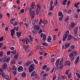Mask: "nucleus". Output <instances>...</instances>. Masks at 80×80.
Returning <instances> with one entry per match:
<instances>
[{"label":"nucleus","instance_id":"obj_36","mask_svg":"<svg viewBox=\"0 0 80 80\" xmlns=\"http://www.w3.org/2000/svg\"><path fill=\"white\" fill-rule=\"evenodd\" d=\"M24 25H25V26L26 27V29H27V28H28V24H27V23H24Z\"/></svg>","mask_w":80,"mask_h":80},{"label":"nucleus","instance_id":"obj_58","mask_svg":"<svg viewBox=\"0 0 80 80\" xmlns=\"http://www.w3.org/2000/svg\"><path fill=\"white\" fill-rule=\"evenodd\" d=\"M37 25H35V26H34V30H36V29H37Z\"/></svg>","mask_w":80,"mask_h":80},{"label":"nucleus","instance_id":"obj_52","mask_svg":"<svg viewBox=\"0 0 80 80\" xmlns=\"http://www.w3.org/2000/svg\"><path fill=\"white\" fill-rule=\"evenodd\" d=\"M33 61H34V62L35 64H37L38 63V62H37V61H36V59H33Z\"/></svg>","mask_w":80,"mask_h":80},{"label":"nucleus","instance_id":"obj_46","mask_svg":"<svg viewBox=\"0 0 80 80\" xmlns=\"http://www.w3.org/2000/svg\"><path fill=\"white\" fill-rule=\"evenodd\" d=\"M63 16H61L59 17V21H60V22H61V21H62V20L63 19Z\"/></svg>","mask_w":80,"mask_h":80},{"label":"nucleus","instance_id":"obj_34","mask_svg":"<svg viewBox=\"0 0 80 80\" xmlns=\"http://www.w3.org/2000/svg\"><path fill=\"white\" fill-rule=\"evenodd\" d=\"M7 70L9 72H10L12 71V68L11 67H9L8 68Z\"/></svg>","mask_w":80,"mask_h":80},{"label":"nucleus","instance_id":"obj_17","mask_svg":"<svg viewBox=\"0 0 80 80\" xmlns=\"http://www.w3.org/2000/svg\"><path fill=\"white\" fill-rule=\"evenodd\" d=\"M78 28H76L74 29V31L75 33H77V32H78Z\"/></svg>","mask_w":80,"mask_h":80},{"label":"nucleus","instance_id":"obj_25","mask_svg":"<svg viewBox=\"0 0 80 80\" xmlns=\"http://www.w3.org/2000/svg\"><path fill=\"white\" fill-rule=\"evenodd\" d=\"M65 22H67L68 20H69V16H67L66 18L64 19Z\"/></svg>","mask_w":80,"mask_h":80},{"label":"nucleus","instance_id":"obj_54","mask_svg":"<svg viewBox=\"0 0 80 80\" xmlns=\"http://www.w3.org/2000/svg\"><path fill=\"white\" fill-rule=\"evenodd\" d=\"M76 75H77V77H78V78H80V74H79V73H77L76 74Z\"/></svg>","mask_w":80,"mask_h":80},{"label":"nucleus","instance_id":"obj_60","mask_svg":"<svg viewBox=\"0 0 80 80\" xmlns=\"http://www.w3.org/2000/svg\"><path fill=\"white\" fill-rule=\"evenodd\" d=\"M56 37H57V36L55 35H54L53 36V40L55 41V40H56Z\"/></svg>","mask_w":80,"mask_h":80},{"label":"nucleus","instance_id":"obj_11","mask_svg":"<svg viewBox=\"0 0 80 80\" xmlns=\"http://www.w3.org/2000/svg\"><path fill=\"white\" fill-rule=\"evenodd\" d=\"M70 43H66L65 45V47L64 48V49H66L67 48H68V47L70 46Z\"/></svg>","mask_w":80,"mask_h":80},{"label":"nucleus","instance_id":"obj_23","mask_svg":"<svg viewBox=\"0 0 80 80\" xmlns=\"http://www.w3.org/2000/svg\"><path fill=\"white\" fill-rule=\"evenodd\" d=\"M71 53H74V55L75 56H76L77 55V52H76V51H73L71 52Z\"/></svg>","mask_w":80,"mask_h":80},{"label":"nucleus","instance_id":"obj_22","mask_svg":"<svg viewBox=\"0 0 80 80\" xmlns=\"http://www.w3.org/2000/svg\"><path fill=\"white\" fill-rule=\"evenodd\" d=\"M40 9L38 8H37L36 10V15H38V13H39V12H40Z\"/></svg>","mask_w":80,"mask_h":80},{"label":"nucleus","instance_id":"obj_5","mask_svg":"<svg viewBox=\"0 0 80 80\" xmlns=\"http://www.w3.org/2000/svg\"><path fill=\"white\" fill-rule=\"evenodd\" d=\"M35 12L34 11H32L31 12H30V15L31 17V19H33V18H34L35 17Z\"/></svg>","mask_w":80,"mask_h":80},{"label":"nucleus","instance_id":"obj_43","mask_svg":"<svg viewBox=\"0 0 80 80\" xmlns=\"http://www.w3.org/2000/svg\"><path fill=\"white\" fill-rule=\"evenodd\" d=\"M52 5H53V0H51L50 2V3H49V6H52Z\"/></svg>","mask_w":80,"mask_h":80},{"label":"nucleus","instance_id":"obj_45","mask_svg":"<svg viewBox=\"0 0 80 80\" xmlns=\"http://www.w3.org/2000/svg\"><path fill=\"white\" fill-rule=\"evenodd\" d=\"M62 12H60L58 13V15L59 16H62Z\"/></svg>","mask_w":80,"mask_h":80},{"label":"nucleus","instance_id":"obj_61","mask_svg":"<svg viewBox=\"0 0 80 80\" xmlns=\"http://www.w3.org/2000/svg\"><path fill=\"white\" fill-rule=\"evenodd\" d=\"M42 77L43 78V80H45V79H47V77L45 76H44L43 75Z\"/></svg>","mask_w":80,"mask_h":80},{"label":"nucleus","instance_id":"obj_47","mask_svg":"<svg viewBox=\"0 0 80 80\" xmlns=\"http://www.w3.org/2000/svg\"><path fill=\"white\" fill-rule=\"evenodd\" d=\"M78 62V61L75 60L74 62L75 65H77Z\"/></svg>","mask_w":80,"mask_h":80},{"label":"nucleus","instance_id":"obj_30","mask_svg":"<svg viewBox=\"0 0 80 80\" xmlns=\"http://www.w3.org/2000/svg\"><path fill=\"white\" fill-rule=\"evenodd\" d=\"M42 45L45 46V47H47V46H48V44L45 42H43Z\"/></svg>","mask_w":80,"mask_h":80},{"label":"nucleus","instance_id":"obj_35","mask_svg":"<svg viewBox=\"0 0 80 80\" xmlns=\"http://www.w3.org/2000/svg\"><path fill=\"white\" fill-rule=\"evenodd\" d=\"M16 33L17 36H18V38H20V35L19 34V32H17Z\"/></svg>","mask_w":80,"mask_h":80},{"label":"nucleus","instance_id":"obj_42","mask_svg":"<svg viewBox=\"0 0 80 80\" xmlns=\"http://www.w3.org/2000/svg\"><path fill=\"white\" fill-rule=\"evenodd\" d=\"M47 65H44L42 67V69L43 70H45L46 68H47Z\"/></svg>","mask_w":80,"mask_h":80},{"label":"nucleus","instance_id":"obj_64","mask_svg":"<svg viewBox=\"0 0 80 80\" xmlns=\"http://www.w3.org/2000/svg\"><path fill=\"white\" fill-rule=\"evenodd\" d=\"M13 74L14 75H17V72H16V71H13Z\"/></svg>","mask_w":80,"mask_h":80},{"label":"nucleus","instance_id":"obj_39","mask_svg":"<svg viewBox=\"0 0 80 80\" xmlns=\"http://www.w3.org/2000/svg\"><path fill=\"white\" fill-rule=\"evenodd\" d=\"M18 54H16L14 57V59H17V58H18Z\"/></svg>","mask_w":80,"mask_h":80},{"label":"nucleus","instance_id":"obj_57","mask_svg":"<svg viewBox=\"0 0 80 80\" xmlns=\"http://www.w3.org/2000/svg\"><path fill=\"white\" fill-rule=\"evenodd\" d=\"M50 68L48 67L46 68V70L47 72H48V71H50Z\"/></svg>","mask_w":80,"mask_h":80},{"label":"nucleus","instance_id":"obj_16","mask_svg":"<svg viewBox=\"0 0 80 80\" xmlns=\"http://www.w3.org/2000/svg\"><path fill=\"white\" fill-rule=\"evenodd\" d=\"M37 8L39 9V10H40V9H41V7H42V6H41L40 4H38L37 3Z\"/></svg>","mask_w":80,"mask_h":80},{"label":"nucleus","instance_id":"obj_56","mask_svg":"<svg viewBox=\"0 0 80 80\" xmlns=\"http://www.w3.org/2000/svg\"><path fill=\"white\" fill-rule=\"evenodd\" d=\"M72 38L74 39L75 41H77V40H78V39H77V38H75V37H74L73 36H72Z\"/></svg>","mask_w":80,"mask_h":80},{"label":"nucleus","instance_id":"obj_55","mask_svg":"<svg viewBox=\"0 0 80 80\" xmlns=\"http://www.w3.org/2000/svg\"><path fill=\"white\" fill-rule=\"evenodd\" d=\"M3 40V36L0 38V42H2Z\"/></svg>","mask_w":80,"mask_h":80},{"label":"nucleus","instance_id":"obj_10","mask_svg":"<svg viewBox=\"0 0 80 80\" xmlns=\"http://www.w3.org/2000/svg\"><path fill=\"white\" fill-rule=\"evenodd\" d=\"M30 7L32 9H33V8H35V3L32 2L31 5Z\"/></svg>","mask_w":80,"mask_h":80},{"label":"nucleus","instance_id":"obj_13","mask_svg":"<svg viewBox=\"0 0 80 80\" xmlns=\"http://www.w3.org/2000/svg\"><path fill=\"white\" fill-rule=\"evenodd\" d=\"M51 40H52V37L49 36L48 38V41L49 42H51Z\"/></svg>","mask_w":80,"mask_h":80},{"label":"nucleus","instance_id":"obj_63","mask_svg":"<svg viewBox=\"0 0 80 80\" xmlns=\"http://www.w3.org/2000/svg\"><path fill=\"white\" fill-rule=\"evenodd\" d=\"M18 22H15V23L13 24V27H15L16 25H17Z\"/></svg>","mask_w":80,"mask_h":80},{"label":"nucleus","instance_id":"obj_4","mask_svg":"<svg viewBox=\"0 0 80 80\" xmlns=\"http://www.w3.org/2000/svg\"><path fill=\"white\" fill-rule=\"evenodd\" d=\"M75 26V23L73 22H71L69 25L68 28L70 30H72V28H73Z\"/></svg>","mask_w":80,"mask_h":80},{"label":"nucleus","instance_id":"obj_26","mask_svg":"<svg viewBox=\"0 0 80 80\" xmlns=\"http://www.w3.org/2000/svg\"><path fill=\"white\" fill-rule=\"evenodd\" d=\"M36 74V72H35V71L32 72L31 74V77H33V76H34Z\"/></svg>","mask_w":80,"mask_h":80},{"label":"nucleus","instance_id":"obj_3","mask_svg":"<svg viewBox=\"0 0 80 80\" xmlns=\"http://www.w3.org/2000/svg\"><path fill=\"white\" fill-rule=\"evenodd\" d=\"M35 65L34 64H31L29 67V73H31L33 72V70H34L35 69Z\"/></svg>","mask_w":80,"mask_h":80},{"label":"nucleus","instance_id":"obj_28","mask_svg":"<svg viewBox=\"0 0 80 80\" xmlns=\"http://www.w3.org/2000/svg\"><path fill=\"white\" fill-rule=\"evenodd\" d=\"M40 24H38L37 26V31L39 30L40 28V27H41V25Z\"/></svg>","mask_w":80,"mask_h":80},{"label":"nucleus","instance_id":"obj_41","mask_svg":"<svg viewBox=\"0 0 80 80\" xmlns=\"http://www.w3.org/2000/svg\"><path fill=\"white\" fill-rule=\"evenodd\" d=\"M18 63L19 65H20V64H22V63H23V61L22 60H20L18 62Z\"/></svg>","mask_w":80,"mask_h":80},{"label":"nucleus","instance_id":"obj_1","mask_svg":"<svg viewBox=\"0 0 80 80\" xmlns=\"http://www.w3.org/2000/svg\"><path fill=\"white\" fill-rule=\"evenodd\" d=\"M10 60V57L7 58V56L5 55L4 56L3 58H2L0 59V62H2L3 60V62H8Z\"/></svg>","mask_w":80,"mask_h":80},{"label":"nucleus","instance_id":"obj_44","mask_svg":"<svg viewBox=\"0 0 80 80\" xmlns=\"http://www.w3.org/2000/svg\"><path fill=\"white\" fill-rule=\"evenodd\" d=\"M51 7L50 8L49 10H52V11L53 10V7H55V6H51Z\"/></svg>","mask_w":80,"mask_h":80},{"label":"nucleus","instance_id":"obj_37","mask_svg":"<svg viewBox=\"0 0 80 80\" xmlns=\"http://www.w3.org/2000/svg\"><path fill=\"white\" fill-rule=\"evenodd\" d=\"M73 56H74V54H73V53L71 52V53H70L69 54V57H73Z\"/></svg>","mask_w":80,"mask_h":80},{"label":"nucleus","instance_id":"obj_38","mask_svg":"<svg viewBox=\"0 0 80 80\" xmlns=\"http://www.w3.org/2000/svg\"><path fill=\"white\" fill-rule=\"evenodd\" d=\"M17 52V51L16 50H14L12 51L11 52V53H12V54H14V55H15L16 54V52Z\"/></svg>","mask_w":80,"mask_h":80},{"label":"nucleus","instance_id":"obj_48","mask_svg":"<svg viewBox=\"0 0 80 80\" xmlns=\"http://www.w3.org/2000/svg\"><path fill=\"white\" fill-rule=\"evenodd\" d=\"M71 49L72 50H73L75 48V46H73V45H72L70 47Z\"/></svg>","mask_w":80,"mask_h":80},{"label":"nucleus","instance_id":"obj_20","mask_svg":"<svg viewBox=\"0 0 80 80\" xmlns=\"http://www.w3.org/2000/svg\"><path fill=\"white\" fill-rule=\"evenodd\" d=\"M13 29L14 30H16V32H18V30H19V28L18 27H17V28H16V27H14L13 28Z\"/></svg>","mask_w":80,"mask_h":80},{"label":"nucleus","instance_id":"obj_29","mask_svg":"<svg viewBox=\"0 0 80 80\" xmlns=\"http://www.w3.org/2000/svg\"><path fill=\"white\" fill-rule=\"evenodd\" d=\"M15 20V18H12L11 19V24H13V21Z\"/></svg>","mask_w":80,"mask_h":80},{"label":"nucleus","instance_id":"obj_40","mask_svg":"<svg viewBox=\"0 0 80 80\" xmlns=\"http://www.w3.org/2000/svg\"><path fill=\"white\" fill-rule=\"evenodd\" d=\"M11 64H15V60L12 59L11 60Z\"/></svg>","mask_w":80,"mask_h":80},{"label":"nucleus","instance_id":"obj_18","mask_svg":"<svg viewBox=\"0 0 80 80\" xmlns=\"http://www.w3.org/2000/svg\"><path fill=\"white\" fill-rule=\"evenodd\" d=\"M68 40L69 41L72 38V36L71 35H68Z\"/></svg>","mask_w":80,"mask_h":80},{"label":"nucleus","instance_id":"obj_62","mask_svg":"<svg viewBox=\"0 0 80 80\" xmlns=\"http://www.w3.org/2000/svg\"><path fill=\"white\" fill-rule=\"evenodd\" d=\"M69 70H68L66 71L65 73L66 75H68V72H69Z\"/></svg>","mask_w":80,"mask_h":80},{"label":"nucleus","instance_id":"obj_32","mask_svg":"<svg viewBox=\"0 0 80 80\" xmlns=\"http://www.w3.org/2000/svg\"><path fill=\"white\" fill-rule=\"evenodd\" d=\"M26 76V73L25 72H23L21 74V76L22 77H25Z\"/></svg>","mask_w":80,"mask_h":80},{"label":"nucleus","instance_id":"obj_59","mask_svg":"<svg viewBox=\"0 0 80 80\" xmlns=\"http://www.w3.org/2000/svg\"><path fill=\"white\" fill-rule=\"evenodd\" d=\"M35 23H36V22H35V20H33L32 22V25H34L35 24Z\"/></svg>","mask_w":80,"mask_h":80},{"label":"nucleus","instance_id":"obj_24","mask_svg":"<svg viewBox=\"0 0 80 80\" xmlns=\"http://www.w3.org/2000/svg\"><path fill=\"white\" fill-rule=\"evenodd\" d=\"M48 22L47 20H44L42 21V23L43 24H44V25H46V24H47Z\"/></svg>","mask_w":80,"mask_h":80},{"label":"nucleus","instance_id":"obj_9","mask_svg":"<svg viewBox=\"0 0 80 80\" xmlns=\"http://www.w3.org/2000/svg\"><path fill=\"white\" fill-rule=\"evenodd\" d=\"M32 61H30L29 60H28L27 61L26 63V65L27 67L29 66V65H30L31 63H32Z\"/></svg>","mask_w":80,"mask_h":80},{"label":"nucleus","instance_id":"obj_2","mask_svg":"<svg viewBox=\"0 0 80 80\" xmlns=\"http://www.w3.org/2000/svg\"><path fill=\"white\" fill-rule=\"evenodd\" d=\"M69 33V31L68 30L66 31L64 35L62 37V40L63 42H65L68 37V35Z\"/></svg>","mask_w":80,"mask_h":80},{"label":"nucleus","instance_id":"obj_51","mask_svg":"<svg viewBox=\"0 0 80 80\" xmlns=\"http://www.w3.org/2000/svg\"><path fill=\"white\" fill-rule=\"evenodd\" d=\"M3 55V52L2 51H1L0 52V57H2Z\"/></svg>","mask_w":80,"mask_h":80},{"label":"nucleus","instance_id":"obj_50","mask_svg":"<svg viewBox=\"0 0 80 80\" xmlns=\"http://www.w3.org/2000/svg\"><path fill=\"white\" fill-rule=\"evenodd\" d=\"M75 58V56H72L71 57V59L72 60V61H73V60Z\"/></svg>","mask_w":80,"mask_h":80},{"label":"nucleus","instance_id":"obj_19","mask_svg":"<svg viewBox=\"0 0 80 80\" xmlns=\"http://www.w3.org/2000/svg\"><path fill=\"white\" fill-rule=\"evenodd\" d=\"M4 77H5V79H6L7 80H10V78H9V76L7 74L4 75Z\"/></svg>","mask_w":80,"mask_h":80},{"label":"nucleus","instance_id":"obj_7","mask_svg":"<svg viewBox=\"0 0 80 80\" xmlns=\"http://www.w3.org/2000/svg\"><path fill=\"white\" fill-rule=\"evenodd\" d=\"M18 72H22L23 70V68L22 66H19L17 68Z\"/></svg>","mask_w":80,"mask_h":80},{"label":"nucleus","instance_id":"obj_31","mask_svg":"<svg viewBox=\"0 0 80 80\" xmlns=\"http://www.w3.org/2000/svg\"><path fill=\"white\" fill-rule=\"evenodd\" d=\"M67 0H64L62 2V5H66V2H67Z\"/></svg>","mask_w":80,"mask_h":80},{"label":"nucleus","instance_id":"obj_15","mask_svg":"<svg viewBox=\"0 0 80 80\" xmlns=\"http://www.w3.org/2000/svg\"><path fill=\"white\" fill-rule=\"evenodd\" d=\"M64 65H70V62L68 61H66L64 62Z\"/></svg>","mask_w":80,"mask_h":80},{"label":"nucleus","instance_id":"obj_27","mask_svg":"<svg viewBox=\"0 0 80 80\" xmlns=\"http://www.w3.org/2000/svg\"><path fill=\"white\" fill-rule=\"evenodd\" d=\"M12 70H15V71H17V68L15 67V66L13 65L12 67Z\"/></svg>","mask_w":80,"mask_h":80},{"label":"nucleus","instance_id":"obj_49","mask_svg":"<svg viewBox=\"0 0 80 80\" xmlns=\"http://www.w3.org/2000/svg\"><path fill=\"white\" fill-rule=\"evenodd\" d=\"M71 75H72V74L71 73H69L68 76V78L69 79H70L71 78Z\"/></svg>","mask_w":80,"mask_h":80},{"label":"nucleus","instance_id":"obj_33","mask_svg":"<svg viewBox=\"0 0 80 80\" xmlns=\"http://www.w3.org/2000/svg\"><path fill=\"white\" fill-rule=\"evenodd\" d=\"M38 32L36 30H33L32 31V33H33V34H37Z\"/></svg>","mask_w":80,"mask_h":80},{"label":"nucleus","instance_id":"obj_8","mask_svg":"<svg viewBox=\"0 0 80 80\" xmlns=\"http://www.w3.org/2000/svg\"><path fill=\"white\" fill-rule=\"evenodd\" d=\"M7 63H5L2 65V68L3 70H5L7 69Z\"/></svg>","mask_w":80,"mask_h":80},{"label":"nucleus","instance_id":"obj_21","mask_svg":"<svg viewBox=\"0 0 80 80\" xmlns=\"http://www.w3.org/2000/svg\"><path fill=\"white\" fill-rule=\"evenodd\" d=\"M24 48L25 49V50H27V49H28V47H29V45H27L26 46L24 45L23 46Z\"/></svg>","mask_w":80,"mask_h":80},{"label":"nucleus","instance_id":"obj_12","mask_svg":"<svg viewBox=\"0 0 80 80\" xmlns=\"http://www.w3.org/2000/svg\"><path fill=\"white\" fill-rule=\"evenodd\" d=\"M42 40L44 42L46 40V34H44L43 35V38L42 39Z\"/></svg>","mask_w":80,"mask_h":80},{"label":"nucleus","instance_id":"obj_14","mask_svg":"<svg viewBox=\"0 0 80 80\" xmlns=\"http://www.w3.org/2000/svg\"><path fill=\"white\" fill-rule=\"evenodd\" d=\"M28 37L29 38V39L30 41H32L33 40V37L31 35H29Z\"/></svg>","mask_w":80,"mask_h":80},{"label":"nucleus","instance_id":"obj_6","mask_svg":"<svg viewBox=\"0 0 80 80\" xmlns=\"http://www.w3.org/2000/svg\"><path fill=\"white\" fill-rule=\"evenodd\" d=\"M60 59H58L56 62L55 65L57 67L56 68V70H58V66H59V63L60 62Z\"/></svg>","mask_w":80,"mask_h":80},{"label":"nucleus","instance_id":"obj_53","mask_svg":"<svg viewBox=\"0 0 80 80\" xmlns=\"http://www.w3.org/2000/svg\"><path fill=\"white\" fill-rule=\"evenodd\" d=\"M80 59V56H78L77 57V58H76V59H75V60H76L77 61H79V59Z\"/></svg>","mask_w":80,"mask_h":80}]
</instances>
